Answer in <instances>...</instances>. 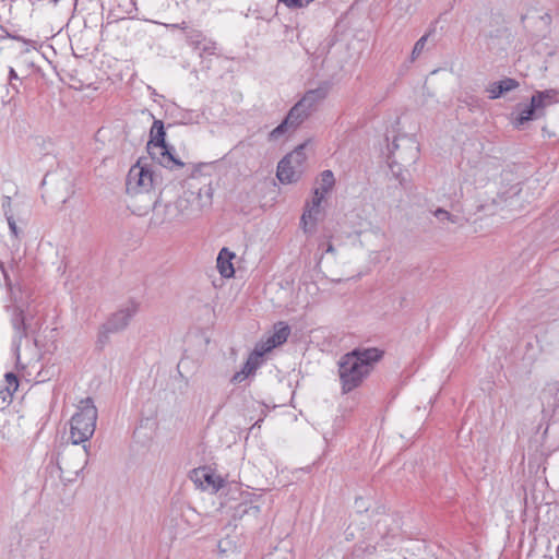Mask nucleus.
I'll return each mask as SVG.
<instances>
[{"label": "nucleus", "instance_id": "obj_40", "mask_svg": "<svg viewBox=\"0 0 559 559\" xmlns=\"http://www.w3.org/2000/svg\"><path fill=\"white\" fill-rule=\"evenodd\" d=\"M218 549H219V552H221L222 555H223V554H225V552L227 551V550H226V548H223V543H222V542L218 544Z\"/></svg>", "mask_w": 559, "mask_h": 559}, {"label": "nucleus", "instance_id": "obj_41", "mask_svg": "<svg viewBox=\"0 0 559 559\" xmlns=\"http://www.w3.org/2000/svg\"><path fill=\"white\" fill-rule=\"evenodd\" d=\"M326 252H331V253L334 252V248L331 243L328 246Z\"/></svg>", "mask_w": 559, "mask_h": 559}, {"label": "nucleus", "instance_id": "obj_22", "mask_svg": "<svg viewBox=\"0 0 559 559\" xmlns=\"http://www.w3.org/2000/svg\"><path fill=\"white\" fill-rule=\"evenodd\" d=\"M12 325L15 330V336L19 340H22V337L26 335V326L23 311L21 309L15 310L14 317L12 318Z\"/></svg>", "mask_w": 559, "mask_h": 559}, {"label": "nucleus", "instance_id": "obj_3", "mask_svg": "<svg viewBox=\"0 0 559 559\" xmlns=\"http://www.w3.org/2000/svg\"><path fill=\"white\" fill-rule=\"evenodd\" d=\"M97 408L91 397L80 402L78 412L71 418L70 438L74 445L84 443L95 432Z\"/></svg>", "mask_w": 559, "mask_h": 559}, {"label": "nucleus", "instance_id": "obj_17", "mask_svg": "<svg viewBox=\"0 0 559 559\" xmlns=\"http://www.w3.org/2000/svg\"><path fill=\"white\" fill-rule=\"evenodd\" d=\"M518 86L519 82L516 80L507 78L504 80L489 84L487 92L489 93L490 99H496L499 98L503 93L515 90Z\"/></svg>", "mask_w": 559, "mask_h": 559}, {"label": "nucleus", "instance_id": "obj_33", "mask_svg": "<svg viewBox=\"0 0 559 559\" xmlns=\"http://www.w3.org/2000/svg\"><path fill=\"white\" fill-rule=\"evenodd\" d=\"M5 218H7V222H8V225L10 227V230H11L12 235L14 237H17L19 236V230H17V226H16L13 213H10L9 211H7Z\"/></svg>", "mask_w": 559, "mask_h": 559}, {"label": "nucleus", "instance_id": "obj_39", "mask_svg": "<svg viewBox=\"0 0 559 559\" xmlns=\"http://www.w3.org/2000/svg\"><path fill=\"white\" fill-rule=\"evenodd\" d=\"M540 19H542L545 23H549V21H550V15H549V14H545V15L540 16Z\"/></svg>", "mask_w": 559, "mask_h": 559}, {"label": "nucleus", "instance_id": "obj_19", "mask_svg": "<svg viewBox=\"0 0 559 559\" xmlns=\"http://www.w3.org/2000/svg\"><path fill=\"white\" fill-rule=\"evenodd\" d=\"M545 112H538L537 107L533 104L531 100L530 105L524 107L520 112L519 116L513 121V126L518 129H520L525 122L531 121L533 119H538L543 117Z\"/></svg>", "mask_w": 559, "mask_h": 559}, {"label": "nucleus", "instance_id": "obj_15", "mask_svg": "<svg viewBox=\"0 0 559 559\" xmlns=\"http://www.w3.org/2000/svg\"><path fill=\"white\" fill-rule=\"evenodd\" d=\"M559 92L554 88L537 91L533 94L531 100L537 107L538 112H545V108L558 102Z\"/></svg>", "mask_w": 559, "mask_h": 559}, {"label": "nucleus", "instance_id": "obj_32", "mask_svg": "<svg viewBox=\"0 0 559 559\" xmlns=\"http://www.w3.org/2000/svg\"><path fill=\"white\" fill-rule=\"evenodd\" d=\"M515 194L512 198H504L503 195H499L498 200L492 199L491 205L496 207H500L501 210L504 206H511L515 202L514 200Z\"/></svg>", "mask_w": 559, "mask_h": 559}, {"label": "nucleus", "instance_id": "obj_2", "mask_svg": "<svg viewBox=\"0 0 559 559\" xmlns=\"http://www.w3.org/2000/svg\"><path fill=\"white\" fill-rule=\"evenodd\" d=\"M193 192H185L174 202L163 203L160 200H155L153 203L152 216L150 218V227L158 228L167 224L180 222L191 216L190 198Z\"/></svg>", "mask_w": 559, "mask_h": 559}, {"label": "nucleus", "instance_id": "obj_10", "mask_svg": "<svg viewBox=\"0 0 559 559\" xmlns=\"http://www.w3.org/2000/svg\"><path fill=\"white\" fill-rule=\"evenodd\" d=\"M330 88V84L324 82L320 84L318 87L306 92L301 99L298 100V103L302 105V107L306 108L310 114H312L328 97Z\"/></svg>", "mask_w": 559, "mask_h": 559}, {"label": "nucleus", "instance_id": "obj_1", "mask_svg": "<svg viewBox=\"0 0 559 559\" xmlns=\"http://www.w3.org/2000/svg\"><path fill=\"white\" fill-rule=\"evenodd\" d=\"M382 355L383 352L376 347L356 348L345 354L338 364L343 392L347 393L359 386Z\"/></svg>", "mask_w": 559, "mask_h": 559}, {"label": "nucleus", "instance_id": "obj_30", "mask_svg": "<svg viewBox=\"0 0 559 559\" xmlns=\"http://www.w3.org/2000/svg\"><path fill=\"white\" fill-rule=\"evenodd\" d=\"M262 358H263V355L261 354V352H258L255 348L253 349V352L249 355L248 359H247V364L253 368V370L255 371L262 364Z\"/></svg>", "mask_w": 559, "mask_h": 559}, {"label": "nucleus", "instance_id": "obj_24", "mask_svg": "<svg viewBox=\"0 0 559 559\" xmlns=\"http://www.w3.org/2000/svg\"><path fill=\"white\" fill-rule=\"evenodd\" d=\"M433 216L440 223L450 222L452 224H456L459 222V217L457 216L452 215L449 211H447L444 209H441V207H439L436 211H433Z\"/></svg>", "mask_w": 559, "mask_h": 559}, {"label": "nucleus", "instance_id": "obj_45", "mask_svg": "<svg viewBox=\"0 0 559 559\" xmlns=\"http://www.w3.org/2000/svg\"><path fill=\"white\" fill-rule=\"evenodd\" d=\"M55 3L58 2L59 0H52Z\"/></svg>", "mask_w": 559, "mask_h": 559}, {"label": "nucleus", "instance_id": "obj_43", "mask_svg": "<svg viewBox=\"0 0 559 559\" xmlns=\"http://www.w3.org/2000/svg\"><path fill=\"white\" fill-rule=\"evenodd\" d=\"M394 166L391 165V168H392V173H394L396 175L397 178H400V173H396L395 169L393 168Z\"/></svg>", "mask_w": 559, "mask_h": 559}, {"label": "nucleus", "instance_id": "obj_14", "mask_svg": "<svg viewBox=\"0 0 559 559\" xmlns=\"http://www.w3.org/2000/svg\"><path fill=\"white\" fill-rule=\"evenodd\" d=\"M401 524L394 514H383L376 522V531L381 537L394 536L400 531Z\"/></svg>", "mask_w": 559, "mask_h": 559}, {"label": "nucleus", "instance_id": "obj_21", "mask_svg": "<svg viewBox=\"0 0 559 559\" xmlns=\"http://www.w3.org/2000/svg\"><path fill=\"white\" fill-rule=\"evenodd\" d=\"M289 334H290L289 326L284 322H278L274 325V332L270 336H271V338L274 340V343L277 346H280L287 341Z\"/></svg>", "mask_w": 559, "mask_h": 559}, {"label": "nucleus", "instance_id": "obj_42", "mask_svg": "<svg viewBox=\"0 0 559 559\" xmlns=\"http://www.w3.org/2000/svg\"><path fill=\"white\" fill-rule=\"evenodd\" d=\"M490 206H491L490 204H484V205H481V209L486 210V211H490Z\"/></svg>", "mask_w": 559, "mask_h": 559}, {"label": "nucleus", "instance_id": "obj_16", "mask_svg": "<svg viewBox=\"0 0 559 559\" xmlns=\"http://www.w3.org/2000/svg\"><path fill=\"white\" fill-rule=\"evenodd\" d=\"M234 258L235 253L229 251L227 248H223L218 253L217 270L225 278L233 277L235 274V269L231 262Z\"/></svg>", "mask_w": 559, "mask_h": 559}, {"label": "nucleus", "instance_id": "obj_28", "mask_svg": "<svg viewBox=\"0 0 559 559\" xmlns=\"http://www.w3.org/2000/svg\"><path fill=\"white\" fill-rule=\"evenodd\" d=\"M8 81H9L8 93L10 92V90H12L14 92V94H19L20 93V88H19V85H17L16 82H21V79L17 75L16 71L14 70V68H12V67H9V78H8Z\"/></svg>", "mask_w": 559, "mask_h": 559}, {"label": "nucleus", "instance_id": "obj_35", "mask_svg": "<svg viewBox=\"0 0 559 559\" xmlns=\"http://www.w3.org/2000/svg\"><path fill=\"white\" fill-rule=\"evenodd\" d=\"M12 394L9 392V390L4 389L2 385H0V400L4 403L11 399Z\"/></svg>", "mask_w": 559, "mask_h": 559}, {"label": "nucleus", "instance_id": "obj_7", "mask_svg": "<svg viewBox=\"0 0 559 559\" xmlns=\"http://www.w3.org/2000/svg\"><path fill=\"white\" fill-rule=\"evenodd\" d=\"M311 114L298 102L290 108L285 119L269 133L270 141H278L294 132Z\"/></svg>", "mask_w": 559, "mask_h": 559}, {"label": "nucleus", "instance_id": "obj_31", "mask_svg": "<svg viewBox=\"0 0 559 559\" xmlns=\"http://www.w3.org/2000/svg\"><path fill=\"white\" fill-rule=\"evenodd\" d=\"M313 1L314 0H280V2L284 3L289 9L305 8Z\"/></svg>", "mask_w": 559, "mask_h": 559}, {"label": "nucleus", "instance_id": "obj_34", "mask_svg": "<svg viewBox=\"0 0 559 559\" xmlns=\"http://www.w3.org/2000/svg\"><path fill=\"white\" fill-rule=\"evenodd\" d=\"M197 49L205 53H213L215 49V44L211 40L205 39V41H203V44L201 45V48Z\"/></svg>", "mask_w": 559, "mask_h": 559}, {"label": "nucleus", "instance_id": "obj_4", "mask_svg": "<svg viewBox=\"0 0 559 559\" xmlns=\"http://www.w3.org/2000/svg\"><path fill=\"white\" fill-rule=\"evenodd\" d=\"M165 135L166 133L163 121L154 120L150 131L151 139L147 142V151L150 155L163 167L169 169L182 168L185 164L169 152L165 143Z\"/></svg>", "mask_w": 559, "mask_h": 559}, {"label": "nucleus", "instance_id": "obj_11", "mask_svg": "<svg viewBox=\"0 0 559 559\" xmlns=\"http://www.w3.org/2000/svg\"><path fill=\"white\" fill-rule=\"evenodd\" d=\"M83 451H84L83 455L80 452H78V456L80 457L78 464H73L71 462L70 453L67 456H62L60 462L58 463L59 469L61 471V473L69 474L68 476H64V478L67 480H69V481L74 480L80 475V473L84 469L85 465L87 464V455H88L87 445H83Z\"/></svg>", "mask_w": 559, "mask_h": 559}, {"label": "nucleus", "instance_id": "obj_20", "mask_svg": "<svg viewBox=\"0 0 559 559\" xmlns=\"http://www.w3.org/2000/svg\"><path fill=\"white\" fill-rule=\"evenodd\" d=\"M192 192L194 193V195L191 197L188 194V197L190 198V200L194 198L199 200V210H202L203 207L210 206L212 204L213 188L210 183L199 188L197 193L194 191Z\"/></svg>", "mask_w": 559, "mask_h": 559}, {"label": "nucleus", "instance_id": "obj_18", "mask_svg": "<svg viewBox=\"0 0 559 559\" xmlns=\"http://www.w3.org/2000/svg\"><path fill=\"white\" fill-rule=\"evenodd\" d=\"M317 183L318 186L313 189V195L324 199L325 194L329 193L335 185V178L332 170H323L320 174V179Z\"/></svg>", "mask_w": 559, "mask_h": 559}, {"label": "nucleus", "instance_id": "obj_25", "mask_svg": "<svg viewBox=\"0 0 559 559\" xmlns=\"http://www.w3.org/2000/svg\"><path fill=\"white\" fill-rule=\"evenodd\" d=\"M255 371L253 370L252 367H250L247 362H245L243 367L241 368L240 371L236 372L233 378H231V382L234 383H240L242 382L243 380H246L250 374L254 373Z\"/></svg>", "mask_w": 559, "mask_h": 559}, {"label": "nucleus", "instance_id": "obj_8", "mask_svg": "<svg viewBox=\"0 0 559 559\" xmlns=\"http://www.w3.org/2000/svg\"><path fill=\"white\" fill-rule=\"evenodd\" d=\"M393 163L412 165L419 157V146L413 138L399 136L392 143Z\"/></svg>", "mask_w": 559, "mask_h": 559}, {"label": "nucleus", "instance_id": "obj_38", "mask_svg": "<svg viewBox=\"0 0 559 559\" xmlns=\"http://www.w3.org/2000/svg\"><path fill=\"white\" fill-rule=\"evenodd\" d=\"M548 332L547 329L544 330V332L542 333V331H539L536 335V338H537V342L540 343L544 338V336L546 335V333Z\"/></svg>", "mask_w": 559, "mask_h": 559}, {"label": "nucleus", "instance_id": "obj_5", "mask_svg": "<svg viewBox=\"0 0 559 559\" xmlns=\"http://www.w3.org/2000/svg\"><path fill=\"white\" fill-rule=\"evenodd\" d=\"M156 177L152 166L146 159L140 158L127 176L126 189L129 194H139L151 191L155 186Z\"/></svg>", "mask_w": 559, "mask_h": 559}, {"label": "nucleus", "instance_id": "obj_44", "mask_svg": "<svg viewBox=\"0 0 559 559\" xmlns=\"http://www.w3.org/2000/svg\"><path fill=\"white\" fill-rule=\"evenodd\" d=\"M250 510H255V511H258V510H259V507H257V506L250 507Z\"/></svg>", "mask_w": 559, "mask_h": 559}, {"label": "nucleus", "instance_id": "obj_23", "mask_svg": "<svg viewBox=\"0 0 559 559\" xmlns=\"http://www.w3.org/2000/svg\"><path fill=\"white\" fill-rule=\"evenodd\" d=\"M187 40L188 44L191 45L194 49L201 48V45L203 44V41H205V36L203 35L202 32L198 29H192L187 33Z\"/></svg>", "mask_w": 559, "mask_h": 559}, {"label": "nucleus", "instance_id": "obj_9", "mask_svg": "<svg viewBox=\"0 0 559 559\" xmlns=\"http://www.w3.org/2000/svg\"><path fill=\"white\" fill-rule=\"evenodd\" d=\"M139 305L134 301L128 302L118 311L111 314L107 322L103 325L105 333H117L126 329L130 320L138 312Z\"/></svg>", "mask_w": 559, "mask_h": 559}, {"label": "nucleus", "instance_id": "obj_26", "mask_svg": "<svg viewBox=\"0 0 559 559\" xmlns=\"http://www.w3.org/2000/svg\"><path fill=\"white\" fill-rule=\"evenodd\" d=\"M5 384L2 385L4 389L9 390L11 394H13L19 388V380L15 373L7 372L4 376Z\"/></svg>", "mask_w": 559, "mask_h": 559}, {"label": "nucleus", "instance_id": "obj_27", "mask_svg": "<svg viewBox=\"0 0 559 559\" xmlns=\"http://www.w3.org/2000/svg\"><path fill=\"white\" fill-rule=\"evenodd\" d=\"M427 40H428V34L421 36L415 43L414 48L412 50V55H411V61H415L420 56V53L423 52V50L426 46Z\"/></svg>", "mask_w": 559, "mask_h": 559}, {"label": "nucleus", "instance_id": "obj_37", "mask_svg": "<svg viewBox=\"0 0 559 559\" xmlns=\"http://www.w3.org/2000/svg\"><path fill=\"white\" fill-rule=\"evenodd\" d=\"M171 27L174 28H180V29H187L188 28V25L186 22H181V23H178V24H173Z\"/></svg>", "mask_w": 559, "mask_h": 559}, {"label": "nucleus", "instance_id": "obj_6", "mask_svg": "<svg viewBox=\"0 0 559 559\" xmlns=\"http://www.w3.org/2000/svg\"><path fill=\"white\" fill-rule=\"evenodd\" d=\"M305 144L298 145L277 165L276 177L283 185H289L300 179L306 162Z\"/></svg>", "mask_w": 559, "mask_h": 559}, {"label": "nucleus", "instance_id": "obj_12", "mask_svg": "<svg viewBox=\"0 0 559 559\" xmlns=\"http://www.w3.org/2000/svg\"><path fill=\"white\" fill-rule=\"evenodd\" d=\"M190 479L200 488L211 487L214 491L223 487V479L215 476L207 467L194 468L190 473Z\"/></svg>", "mask_w": 559, "mask_h": 559}, {"label": "nucleus", "instance_id": "obj_36", "mask_svg": "<svg viewBox=\"0 0 559 559\" xmlns=\"http://www.w3.org/2000/svg\"><path fill=\"white\" fill-rule=\"evenodd\" d=\"M2 209H3V212H4V216H7V211L12 213V211H11V198L10 197H4L3 203H2Z\"/></svg>", "mask_w": 559, "mask_h": 559}, {"label": "nucleus", "instance_id": "obj_29", "mask_svg": "<svg viewBox=\"0 0 559 559\" xmlns=\"http://www.w3.org/2000/svg\"><path fill=\"white\" fill-rule=\"evenodd\" d=\"M276 346L277 345L274 343V340L271 338V336H267L265 340L260 341L254 348L258 352H261V354L264 356L266 353L271 352Z\"/></svg>", "mask_w": 559, "mask_h": 559}, {"label": "nucleus", "instance_id": "obj_13", "mask_svg": "<svg viewBox=\"0 0 559 559\" xmlns=\"http://www.w3.org/2000/svg\"><path fill=\"white\" fill-rule=\"evenodd\" d=\"M322 201L323 199L320 197L313 195L311 201L307 203L300 219L302 228L306 233L314 227L321 213Z\"/></svg>", "mask_w": 559, "mask_h": 559}]
</instances>
